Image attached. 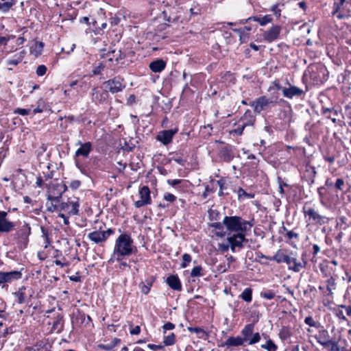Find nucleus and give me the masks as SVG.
<instances>
[{"mask_svg":"<svg viewBox=\"0 0 351 351\" xmlns=\"http://www.w3.org/2000/svg\"><path fill=\"white\" fill-rule=\"evenodd\" d=\"M137 251L134 245V241L130 234L128 233L121 234L115 240L113 252L109 262L114 260L119 261L124 257H128Z\"/></svg>","mask_w":351,"mask_h":351,"instance_id":"obj_1","label":"nucleus"},{"mask_svg":"<svg viewBox=\"0 0 351 351\" xmlns=\"http://www.w3.org/2000/svg\"><path fill=\"white\" fill-rule=\"evenodd\" d=\"M223 224L228 232L245 233L254 226L253 220L247 221L239 216H226Z\"/></svg>","mask_w":351,"mask_h":351,"instance_id":"obj_2","label":"nucleus"},{"mask_svg":"<svg viewBox=\"0 0 351 351\" xmlns=\"http://www.w3.org/2000/svg\"><path fill=\"white\" fill-rule=\"evenodd\" d=\"M57 193L52 194L51 191L49 192L47 195V210L50 212H54L60 210L61 203L60 199L62 197V194L65 191L66 186V185L57 184Z\"/></svg>","mask_w":351,"mask_h":351,"instance_id":"obj_3","label":"nucleus"},{"mask_svg":"<svg viewBox=\"0 0 351 351\" xmlns=\"http://www.w3.org/2000/svg\"><path fill=\"white\" fill-rule=\"evenodd\" d=\"M304 217L308 224H317L322 226L328 223L330 221L326 216L318 213L314 208L304 206L302 208Z\"/></svg>","mask_w":351,"mask_h":351,"instance_id":"obj_4","label":"nucleus"},{"mask_svg":"<svg viewBox=\"0 0 351 351\" xmlns=\"http://www.w3.org/2000/svg\"><path fill=\"white\" fill-rule=\"evenodd\" d=\"M30 234L31 227L29 223L24 222L23 225L14 234V239L19 248L24 249L27 247Z\"/></svg>","mask_w":351,"mask_h":351,"instance_id":"obj_5","label":"nucleus"},{"mask_svg":"<svg viewBox=\"0 0 351 351\" xmlns=\"http://www.w3.org/2000/svg\"><path fill=\"white\" fill-rule=\"evenodd\" d=\"M79 199L73 197L69 199L66 202H62L60 210L64 211L68 215H79Z\"/></svg>","mask_w":351,"mask_h":351,"instance_id":"obj_6","label":"nucleus"},{"mask_svg":"<svg viewBox=\"0 0 351 351\" xmlns=\"http://www.w3.org/2000/svg\"><path fill=\"white\" fill-rule=\"evenodd\" d=\"M105 87L112 94L122 91L125 88L123 79L117 76L104 82Z\"/></svg>","mask_w":351,"mask_h":351,"instance_id":"obj_7","label":"nucleus"},{"mask_svg":"<svg viewBox=\"0 0 351 351\" xmlns=\"http://www.w3.org/2000/svg\"><path fill=\"white\" fill-rule=\"evenodd\" d=\"M114 230L108 228L105 231H93L88 234V238L95 243L99 244L105 242L109 236L113 234Z\"/></svg>","mask_w":351,"mask_h":351,"instance_id":"obj_8","label":"nucleus"},{"mask_svg":"<svg viewBox=\"0 0 351 351\" xmlns=\"http://www.w3.org/2000/svg\"><path fill=\"white\" fill-rule=\"evenodd\" d=\"M140 199L134 202V206L137 208L149 205L152 203L150 190L147 186H143L138 191Z\"/></svg>","mask_w":351,"mask_h":351,"instance_id":"obj_9","label":"nucleus"},{"mask_svg":"<svg viewBox=\"0 0 351 351\" xmlns=\"http://www.w3.org/2000/svg\"><path fill=\"white\" fill-rule=\"evenodd\" d=\"M276 104V101L272 99L267 98L265 96H261L253 101L250 104V106L254 108V110L256 113L259 114L271 104Z\"/></svg>","mask_w":351,"mask_h":351,"instance_id":"obj_10","label":"nucleus"},{"mask_svg":"<svg viewBox=\"0 0 351 351\" xmlns=\"http://www.w3.org/2000/svg\"><path fill=\"white\" fill-rule=\"evenodd\" d=\"M227 241L230 244V249L232 252H235V248H243V243L247 241L245 233H235L227 238Z\"/></svg>","mask_w":351,"mask_h":351,"instance_id":"obj_11","label":"nucleus"},{"mask_svg":"<svg viewBox=\"0 0 351 351\" xmlns=\"http://www.w3.org/2000/svg\"><path fill=\"white\" fill-rule=\"evenodd\" d=\"M178 132V128L162 130L158 132L156 138L164 145H167L172 142L173 136Z\"/></svg>","mask_w":351,"mask_h":351,"instance_id":"obj_12","label":"nucleus"},{"mask_svg":"<svg viewBox=\"0 0 351 351\" xmlns=\"http://www.w3.org/2000/svg\"><path fill=\"white\" fill-rule=\"evenodd\" d=\"M280 32V26L273 25L269 29L263 32V38L265 41L272 43L278 38Z\"/></svg>","mask_w":351,"mask_h":351,"instance_id":"obj_13","label":"nucleus"},{"mask_svg":"<svg viewBox=\"0 0 351 351\" xmlns=\"http://www.w3.org/2000/svg\"><path fill=\"white\" fill-rule=\"evenodd\" d=\"M306 261L302 258V261H298L295 257L289 256L287 264L289 266V269L295 272H299L302 269L306 267Z\"/></svg>","mask_w":351,"mask_h":351,"instance_id":"obj_14","label":"nucleus"},{"mask_svg":"<svg viewBox=\"0 0 351 351\" xmlns=\"http://www.w3.org/2000/svg\"><path fill=\"white\" fill-rule=\"evenodd\" d=\"M314 337L319 344L324 347L329 346L331 343L330 334L324 327H321V329Z\"/></svg>","mask_w":351,"mask_h":351,"instance_id":"obj_15","label":"nucleus"},{"mask_svg":"<svg viewBox=\"0 0 351 351\" xmlns=\"http://www.w3.org/2000/svg\"><path fill=\"white\" fill-rule=\"evenodd\" d=\"M304 93V90L298 86L289 85V87H285L282 89V95L288 99H293L294 97H300Z\"/></svg>","mask_w":351,"mask_h":351,"instance_id":"obj_16","label":"nucleus"},{"mask_svg":"<svg viewBox=\"0 0 351 351\" xmlns=\"http://www.w3.org/2000/svg\"><path fill=\"white\" fill-rule=\"evenodd\" d=\"M77 145H80V147L75 151V156H83L84 158H88L92 151V143L90 142L82 143L81 141H78Z\"/></svg>","mask_w":351,"mask_h":351,"instance_id":"obj_17","label":"nucleus"},{"mask_svg":"<svg viewBox=\"0 0 351 351\" xmlns=\"http://www.w3.org/2000/svg\"><path fill=\"white\" fill-rule=\"evenodd\" d=\"M245 341V339L240 336L230 337L226 341L222 343L221 346H226L228 348L240 346H243Z\"/></svg>","mask_w":351,"mask_h":351,"instance_id":"obj_18","label":"nucleus"},{"mask_svg":"<svg viewBox=\"0 0 351 351\" xmlns=\"http://www.w3.org/2000/svg\"><path fill=\"white\" fill-rule=\"evenodd\" d=\"M255 120V117L253 115L252 111L250 110H247L241 117L239 123H241L245 127L252 126L254 125Z\"/></svg>","mask_w":351,"mask_h":351,"instance_id":"obj_19","label":"nucleus"},{"mask_svg":"<svg viewBox=\"0 0 351 351\" xmlns=\"http://www.w3.org/2000/svg\"><path fill=\"white\" fill-rule=\"evenodd\" d=\"M252 20L254 21L258 22L261 26H264L272 21V16L271 14H267V15H265L263 17H258V16L249 17L248 19H247L245 20L241 21V23H245L247 21H250Z\"/></svg>","mask_w":351,"mask_h":351,"instance_id":"obj_20","label":"nucleus"},{"mask_svg":"<svg viewBox=\"0 0 351 351\" xmlns=\"http://www.w3.org/2000/svg\"><path fill=\"white\" fill-rule=\"evenodd\" d=\"M289 256L285 254L282 250H278L273 256H267V259L276 261L277 263H287Z\"/></svg>","mask_w":351,"mask_h":351,"instance_id":"obj_21","label":"nucleus"},{"mask_svg":"<svg viewBox=\"0 0 351 351\" xmlns=\"http://www.w3.org/2000/svg\"><path fill=\"white\" fill-rule=\"evenodd\" d=\"M166 62L162 59H157L149 64V69L152 72L160 73L165 69Z\"/></svg>","mask_w":351,"mask_h":351,"instance_id":"obj_22","label":"nucleus"},{"mask_svg":"<svg viewBox=\"0 0 351 351\" xmlns=\"http://www.w3.org/2000/svg\"><path fill=\"white\" fill-rule=\"evenodd\" d=\"M167 285L175 291H180L182 285L179 278L177 276L171 275L167 278Z\"/></svg>","mask_w":351,"mask_h":351,"instance_id":"obj_23","label":"nucleus"},{"mask_svg":"<svg viewBox=\"0 0 351 351\" xmlns=\"http://www.w3.org/2000/svg\"><path fill=\"white\" fill-rule=\"evenodd\" d=\"M3 278H4L5 282H10L14 280H19V279L21 278V277H22L21 272L19 271L3 272Z\"/></svg>","mask_w":351,"mask_h":351,"instance_id":"obj_24","label":"nucleus"},{"mask_svg":"<svg viewBox=\"0 0 351 351\" xmlns=\"http://www.w3.org/2000/svg\"><path fill=\"white\" fill-rule=\"evenodd\" d=\"M293 335L289 326H282L278 332V337L282 341L288 340Z\"/></svg>","mask_w":351,"mask_h":351,"instance_id":"obj_25","label":"nucleus"},{"mask_svg":"<svg viewBox=\"0 0 351 351\" xmlns=\"http://www.w3.org/2000/svg\"><path fill=\"white\" fill-rule=\"evenodd\" d=\"M14 4V0H1L0 12H1L2 13L8 12Z\"/></svg>","mask_w":351,"mask_h":351,"instance_id":"obj_26","label":"nucleus"},{"mask_svg":"<svg viewBox=\"0 0 351 351\" xmlns=\"http://www.w3.org/2000/svg\"><path fill=\"white\" fill-rule=\"evenodd\" d=\"M44 47V43L43 42H35L34 44L31 47L30 52L32 54L38 57L41 55Z\"/></svg>","mask_w":351,"mask_h":351,"instance_id":"obj_27","label":"nucleus"},{"mask_svg":"<svg viewBox=\"0 0 351 351\" xmlns=\"http://www.w3.org/2000/svg\"><path fill=\"white\" fill-rule=\"evenodd\" d=\"M254 331V325L248 324L244 326L241 330V334L243 336V339L246 341L252 336Z\"/></svg>","mask_w":351,"mask_h":351,"instance_id":"obj_28","label":"nucleus"},{"mask_svg":"<svg viewBox=\"0 0 351 351\" xmlns=\"http://www.w3.org/2000/svg\"><path fill=\"white\" fill-rule=\"evenodd\" d=\"M239 298L247 303L251 302L252 300V289L251 288L245 289L240 294Z\"/></svg>","mask_w":351,"mask_h":351,"instance_id":"obj_29","label":"nucleus"},{"mask_svg":"<svg viewBox=\"0 0 351 351\" xmlns=\"http://www.w3.org/2000/svg\"><path fill=\"white\" fill-rule=\"evenodd\" d=\"M221 157L226 162H230L233 158L234 155L230 149L228 147H224L220 152Z\"/></svg>","mask_w":351,"mask_h":351,"instance_id":"obj_30","label":"nucleus"},{"mask_svg":"<svg viewBox=\"0 0 351 351\" xmlns=\"http://www.w3.org/2000/svg\"><path fill=\"white\" fill-rule=\"evenodd\" d=\"M52 328L58 331H61L63 328V316L58 314L56 319L53 322Z\"/></svg>","mask_w":351,"mask_h":351,"instance_id":"obj_31","label":"nucleus"},{"mask_svg":"<svg viewBox=\"0 0 351 351\" xmlns=\"http://www.w3.org/2000/svg\"><path fill=\"white\" fill-rule=\"evenodd\" d=\"M187 330L191 332L196 333L199 338H204L208 336L207 332L202 328L189 326Z\"/></svg>","mask_w":351,"mask_h":351,"instance_id":"obj_32","label":"nucleus"},{"mask_svg":"<svg viewBox=\"0 0 351 351\" xmlns=\"http://www.w3.org/2000/svg\"><path fill=\"white\" fill-rule=\"evenodd\" d=\"M261 348L267 350V351H276L278 350V346L271 339H268L266 343L262 345Z\"/></svg>","mask_w":351,"mask_h":351,"instance_id":"obj_33","label":"nucleus"},{"mask_svg":"<svg viewBox=\"0 0 351 351\" xmlns=\"http://www.w3.org/2000/svg\"><path fill=\"white\" fill-rule=\"evenodd\" d=\"M335 287H336L335 279L332 276H330L326 280V289L328 291L330 295L333 294L332 291L334 289H335Z\"/></svg>","mask_w":351,"mask_h":351,"instance_id":"obj_34","label":"nucleus"},{"mask_svg":"<svg viewBox=\"0 0 351 351\" xmlns=\"http://www.w3.org/2000/svg\"><path fill=\"white\" fill-rule=\"evenodd\" d=\"M23 60V56L21 54H16L13 58L6 60V64L8 65H17Z\"/></svg>","mask_w":351,"mask_h":351,"instance_id":"obj_35","label":"nucleus"},{"mask_svg":"<svg viewBox=\"0 0 351 351\" xmlns=\"http://www.w3.org/2000/svg\"><path fill=\"white\" fill-rule=\"evenodd\" d=\"M245 128L246 127L244 126V125H243L242 123L241 124L239 123L238 127L234 130H230L229 133L230 135H232L233 136H241Z\"/></svg>","mask_w":351,"mask_h":351,"instance_id":"obj_36","label":"nucleus"},{"mask_svg":"<svg viewBox=\"0 0 351 351\" xmlns=\"http://www.w3.org/2000/svg\"><path fill=\"white\" fill-rule=\"evenodd\" d=\"M176 341V336L173 332L170 333L169 335L165 336L163 339V343L165 346H171L175 343Z\"/></svg>","mask_w":351,"mask_h":351,"instance_id":"obj_37","label":"nucleus"},{"mask_svg":"<svg viewBox=\"0 0 351 351\" xmlns=\"http://www.w3.org/2000/svg\"><path fill=\"white\" fill-rule=\"evenodd\" d=\"M102 95L97 88H93L92 90V100L93 101H101Z\"/></svg>","mask_w":351,"mask_h":351,"instance_id":"obj_38","label":"nucleus"},{"mask_svg":"<svg viewBox=\"0 0 351 351\" xmlns=\"http://www.w3.org/2000/svg\"><path fill=\"white\" fill-rule=\"evenodd\" d=\"M237 193H238V197L239 199H242L243 197H245L247 199H252L254 197V194L248 193L242 188H239L238 189Z\"/></svg>","mask_w":351,"mask_h":351,"instance_id":"obj_39","label":"nucleus"},{"mask_svg":"<svg viewBox=\"0 0 351 351\" xmlns=\"http://www.w3.org/2000/svg\"><path fill=\"white\" fill-rule=\"evenodd\" d=\"M152 286V282L149 280L146 281V284L143 282L140 284L141 292L145 295L147 294L149 292Z\"/></svg>","mask_w":351,"mask_h":351,"instance_id":"obj_40","label":"nucleus"},{"mask_svg":"<svg viewBox=\"0 0 351 351\" xmlns=\"http://www.w3.org/2000/svg\"><path fill=\"white\" fill-rule=\"evenodd\" d=\"M202 271V267L200 265L195 266L191 270V277L202 276L204 274Z\"/></svg>","mask_w":351,"mask_h":351,"instance_id":"obj_41","label":"nucleus"},{"mask_svg":"<svg viewBox=\"0 0 351 351\" xmlns=\"http://www.w3.org/2000/svg\"><path fill=\"white\" fill-rule=\"evenodd\" d=\"M261 340V335L258 332H256L254 334L252 333V336L247 339L246 341H247L249 345L255 344L258 342H259Z\"/></svg>","mask_w":351,"mask_h":351,"instance_id":"obj_42","label":"nucleus"},{"mask_svg":"<svg viewBox=\"0 0 351 351\" xmlns=\"http://www.w3.org/2000/svg\"><path fill=\"white\" fill-rule=\"evenodd\" d=\"M41 232H42V237L44 239V244L45 247H47L48 245L50 243L49 239V232L48 230L44 228H41Z\"/></svg>","mask_w":351,"mask_h":351,"instance_id":"obj_43","label":"nucleus"},{"mask_svg":"<svg viewBox=\"0 0 351 351\" xmlns=\"http://www.w3.org/2000/svg\"><path fill=\"white\" fill-rule=\"evenodd\" d=\"M14 295L19 304H23L25 302V293L22 289H20L18 291L15 292Z\"/></svg>","mask_w":351,"mask_h":351,"instance_id":"obj_44","label":"nucleus"},{"mask_svg":"<svg viewBox=\"0 0 351 351\" xmlns=\"http://www.w3.org/2000/svg\"><path fill=\"white\" fill-rule=\"evenodd\" d=\"M191 261V255L189 254H184L182 256V263H181V267L182 268L186 267Z\"/></svg>","mask_w":351,"mask_h":351,"instance_id":"obj_45","label":"nucleus"},{"mask_svg":"<svg viewBox=\"0 0 351 351\" xmlns=\"http://www.w3.org/2000/svg\"><path fill=\"white\" fill-rule=\"evenodd\" d=\"M346 0H334L333 14L337 13L343 5Z\"/></svg>","mask_w":351,"mask_h":351,"instance_id":"obj_46","label":"nucleus"},{"mask_svg":"<svg viewBox=\"0 0 351 351\" xmlns=\"http://www.w3.org/2000/svg\"><path fill=\"white\" fill-rule=\"evenodd\" d=\"M261 296L267 300H271L275 297V293L271 290H267L261 293Z\"/></svg>","mask_w":351,"mask_h":351,"instance_id":"obj_47","label":"nucleus"},{"mask_svg":"<svg viewBox=\"0 0 351 351\" xmlns=\"http://www.w3.org/2000/svg\"><path fill=\"white\" fill-rule=\"evenodd\" d=\"M104 67H105V64L103 62L99 63L98 65L95 66L93 68V69L92 71L93 74L95 75L100 74Z\"/></svg>","mask_w":351,"mask_h":351,"instance_id":"obj_48","label":"nucleus"},{"mask_svg":"<svg viewBox=\"0 0 351 351\" xmlns=\"http://www.w3.org/2000/svg\"><path fill=\"white\" fill-rule=\"evenodd\" d=\"M47 70V69L45 65L40 64L38 66L36 73L38 76H43L46 73Z\"/></svg>","mask_w":351,"mask_h":351,"instance_id":"obj_49","label":"nucleus"},{"mask_svg":"<svg viewBox=\"0 0 351 351\" xmlns=\"http://www.w3.org/2000/svg\"><path fill=\"white\" fill-rule=\"evenodd\" d=\"M344 185H345L344 180L341 178H338L336 180V182L334 184V186L336 189V190L342 191Z\"/></svg>","mask_w":351,"mask_h":351,"instance_id":"obj_50","label":"nucleus"},{"mask_svg":"<svg viewBox=\"0 0 351 351\" xmlns=\"http://www.w3.org/2000/svg\"><path fill=\"white\" fill-rule=\"evenodd\" d=\"M202 8L199 5H194L190 9V12L192 15H197L201 14Z\"/></svg>","mask_w":351,"mask_h":351,"instance_id":"obj_51","label":"nucleus"},{"mask_svg":"<svg viewBox=\"0 0 351 351\" xmlns=\"http://www.w3.org/2000/svg\"><path fill=\"white\" fill-rule=\"evenodd\" d=\"M69 185L72 190H76L81 186V182L78 180H73L69 183Z\"/></svg>","mask_w":351,"mask_h":351,"instance_id":"obj_52","label":"nucleus"},{"mask_svg":"<svg viewBox=\"0 0 351 351\" xmlns=\"http://www.w3.org/2000/svg\"><path fill=\"white\" fill-rule=\"evenodd\" d=\"M304 322L309 326L317 327V322L314 321L313 318L311 316L306 317L304 319Z\"/></svg>","mask_w":351,"mask_h":351,"instance_id":"obj_53","label":"nucleus"},{"mask_svg":"<svg viewBox=\"0 0 351 351\" xmlns=\"http://www.w3.org/2000/svg\"><path fill=\"white\" fill-rule=\"evenodd\" d=\"M31 112V109H25V108H16L14 110V113L19 114L22 116H25L29 114Z\"/></svg>","mask_w":351,"mask_h":351,"instance_id":"obj_54","label":"nucleus"},{"mask_svg":"<svg viewBox=\"0 0 351 351\" xmlns=\"http://www.w3.org/2000/svg\"><path fill=\"white\" fill-rule=\"evenodd\" d=\"M174 328H175V324H173V323L169 322L165 323L162 326L164 333H165L167 330H173Z\"/></svg>","mask_w":351,"mask_h":351,"instance_id":"obj_55","label":"nucleus"},{"mask_svg":"<svg viewBox=\"0 0 351 351\" xmlns=\"http://www.w3.org/2000/svg\"><path fill=\"white\" fill-rule=\"evenodd\" d=\"M164 199L169 202H173L176 199V197L169 193H167L164 195Z\"/></svg>","mask_w":351,"mask_h":351,"instance_id":"obj_56","label":"nucleus"},{"mask_svg":"<svg viewBox=\"0 0 351 351\" xmlns=\"http://www.w3.org/2000/svg\"><path fill=\"white\" fill-rule=\"evenodd\" d=\"M230 248V243H219V250H221V252H227L228 251V250Z\"/></svg>","mask_w":351,"mask_h":351,"instance_id":"obj_57","label":"nucleus"},{"mask_svg":"<svg viewBox=\"0 0 351 351\" xmlns=\"http://www.w3.org/2000/svg\"><path fill=\"white\" fill-rule=\"evenodd\" d=\"M120 21H121L120 18L116 15L114 16H112L110 19V22L112 25H117L120 23Z\"/></svg>","mask_w":351,"mask_h":351,"instance_id":"obj_58","label":"nucleus"},{"mask_svg":"<svg viewBox=\"0 0 351 351\" xmlns=\"http://www.w3.org/2000/svg\"><path fill=\"white\" fill-rule=\"evenodd\" d=\"M98 347L106 351H109L113 349V345H112L110 343L106 344H100L98 346Z\"/></svg>","mask_w":351,"mask_h":351,"instance_id":"obj_59","label":"nucleus"},{"mask_svg":"<svg viewBox=\"0 0 351 351\" xmlns=\"http://www.w3.org/2000/svg\"><path fill=\"white\" fill-rule=\"evenodd\" d=\"M70 215H68L67 214L64 213H60L58 215V217H60L63 219V222L65 225H69V217Z\"/></svg>","mask_w":351,"mask_h":351,"instance_id":"obj_60","label":"nucleus"},{"mask_svg":"<svg viewBox=\"0 0 351 351\" xmlns=\"http://www.w3.org/2000/svg\"><path fill=\"white\" fill-rule=\"evenodd\" d=\"M211 227L214 228L216 230H223L224 226L223 224V222L222 223L215 222L211 224Z\"/></svg>","mask_w":351,"mask_h":351,"instance_id":"obj_61","label":"nucleus"},{"mask_svg":"<svg viewBox=\"0 0 351 351\" xmlns=\"http://www.w3.org/2000/svg\"><path fill=\"white\" fill-rule=\"evenodd\" d=\"M130 332L132 335H138L141 332V328L139 326H136L133 328H132L130 330Z\"/></svg>","mask_w":351,"mask_h":351,"instance_id":"obj_62","label":"nucleus"},{"mask_svg":"<svg viewBox=\"0 0 351 351\" xmlns=\"http://www.w3.org/2000/svg\"><path fill=\"white\" fill-rule=\"evenodd\" d=\"M271 10L274 13V14L277 16V17H279L280 16V10L278 8V5H274L272 7H271Z\"/></svg>","mask_w":351,"mask_h":351,"instance_id":"obj_63","label":"nucleus"},{"mask_svg":"<svg viewBox=\"0 0 351 351\" xmlns=\"http://www.w3.org/2000/svg\"><path fill=\"white\" fill-rule=\"evenodd\" d=\"M330 345H331L330 351H339V346L337 342L333 341L331 340V343H330Z\"/></svg>","mask_w":351,"mask_h":351,"instance_id":"obj_64","label":"nucleus"}]
</instances>
